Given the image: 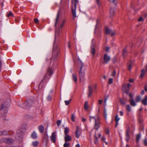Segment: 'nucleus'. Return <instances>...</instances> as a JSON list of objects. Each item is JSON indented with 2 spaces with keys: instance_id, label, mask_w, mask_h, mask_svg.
Returning <instances> with one entry per match:
<instances>
[{
  "instance_id": "nucleus-1",
  "label": "nucleus",
  "mask_w": 147,
  "mask_h": 147,
  "mask_svg": "<svg viewBox=\"0 0 147 147\" xmlns=\"http://www.w3.org/2000/svg\"><path fill=\"white\" fill-rule=\"evenodd\" d=\"M59 15L60 13L58 12L57 15V17L55 20V26L56 28V31L55 41L53 44L52 59H47L46 60V61L49 64H50L52 61L53 60V65H54L55 64V62L57 59L59 51V50L58 49V47L57 46V42L58 40L57 38H58V35L59 33V31L57 29V28L56 26L59 20Z\"/></svg>"
},
{
  "instance_id": "nucleus-2",
  "label": "nucleus",
  "mask_w": 147,
  "mask_h": 147,
  "mask_svg": "<svg viewBox=\"0 0 147 147\" xmlns=\"http://www.w3.org/2000/svg\"><path fill=\"white\" fill-rule=\"evenodd\" d=\"M89 120L90 122H94V128L96 130L98 129L100 127V121L99 117L96 116H90Z\"/></svg>"
},
{
  "instance_id": "nucleus-3",
  "label": "nucleus",
  "mask_w": 147,
  "mask_h": 147,
  "mask_svg": "<svg viewBox=\"0 0 147 147\" xmlns=\"http://www.w3.org/2000/svg\"><path fill=\"white\" fill-rule=\"evenodd\" d=\"M78 67L79 69L80 79V81H81L83 80L84 76V71L82 70V68L84 66V64L79 58H78Z\"/></svg>"
},
{
  "instance_id": "nucleus-4",
  "label": "nucleus",
  "mask_w": 147,
  "mask_h": 147,
  "mask_svg": "<svg viewBox=\"0 0 147 147\" xmlns=\"http://www.w3.org/2000/svg\"><path fill=\"white\" fill-rule=\"evenodd\" d=\"M71 12L72 14V19L74 20L76 17V9L77 4L78 3V0H72Z\"/></svg>"
},
{
  "instance_id": "nucleus-5",
  "label": "nucleus",
  "mask_w": 147,
  "mask_h": 147,
  "mask_svg": "<svg viewBox=\"0 0 147 147\" xmlns=\"http://www.w3.org/2000/svg\"><path fill=\"white\" fill-rule=\"evenodd\" d=\"M53 68L51 67L49 68L47 70V72L45 75L42 81H44L49 80L50 78L49 77L53 75Z\"/></svg>"
},
{
  "instance_id": "nucleus-6",
  "label": "nucleus",
  "mask_w": 147,
  "mask_h": 147,
  "mask_svg": "<svg viewBox=\"0 0 147 147\" xmlns=\"http://www.w3.org/2000/svg\"><path fill=\"white\" fill-rule=\"evenodd\" d=\"M9 106V103L8 102H5L2 103L0 107V109L2 110L3 109L6 113L8 109V107Z\"/></svg>"
},
{
  "instance_id": "nucleus-7",
  "label": "nucleus",
  "mask_w": 147,
  "mask_h": 147,
  "mask_svg": "<svg viewBox=\"0 0 147 147\" xmlns=\"http://www.w3.org/2000/svg\"><path fill=\"white\" fill-rule=\"evenodd\" d=\"M130 86V84L129 83L127 84H124L123 85V90L127 94L128 92L129 88Z\"/></svg>"
},
{
  "instance_id": "nucleus-8",
  "label": "nucleus",
  "mask_w": 147,
  "mask_h": 147,
  "mask_svg": "<svg viewBox=\"0 0 147 147\" xmlns=\"http://www.w3.org/2000/svg\"><path fill=\"white\" fill-rule=\"evenodd\" d=\"M103 59V62L102 63L104 64H107L110 60L111 58L110 56H108L107 54L105 53L104 55Z\"/></svg>"
},
{
  "instance_id": "nucleus-9",
  "label": "nucleus",
  "mask_w": 147,
  "mask_h": 147,
  "mask_svg": "<svg viewBox=\"0 0 147 147\" xmlns=\"http://www.w3.org/2000/svg\"><path fill=\"white\" fill-rule=\"evenodd\" d=\"M30 102V101L26 102L22 104V107L24 108H28L30 107L31 105Z\"/></svg>"
},
{
  "instance_id": "nucleus-10",
  "label": "nucleus",
  "mask_w": 147,
  "mask_h": 147,
  "mask_svg": "<svg viewBox=\"0 0 147 147\" xmlns=\"http://www.w3.org/2000/svg\"><path fill=\"white\" fill-rule=\"evenodd\" d=\"M2 140L7 143H11L14 142V140L11 138H3Z\"/></svg>"
},
{
  "instance_id": "nucleus-11",
  "label": "nucleus",
  "mask_w": 147,
  "mask_h": 147,
  "mask_svg": "<svg viewBox=\"0 0 147 147\" xmlns=\"http://www.w3.org/2000/svg\"><path fill=\"white\" fill-rule=\"evenodd\" d=\"M56 132L55 131L52 133L51 136V139L53 143H55L56 141Z\"/></svg>"
},
{
  "instance_id": "nucleus-12",
  "label": "nucleus",
  "mask_w": 147,
  "mask_h": 147,
  "mask_svg": "<svg viewBox=\"0 0 147 147\" xmlns=\"http://www.w3.org/2000/svg\"><path fill=\"white\" fill-rule=\"evenodd\" d=\"M77 129L75 132V135L77 138H78L81 132L79 127L78 126H76Z\"/></svg>"
},
{
  "instance_id": "nucleus-13",
  "label": "nucleus",
  "mask_w": 147,
  "mask_h": 147,
  "mask_svg": "<svg viewBox=\"0 0 147 147\" xmlns=\"http://www.w3.org/2000/svg\"><path fill=\"white\" fill-rule=\"evenodd\" d=\"M93 92V89L92 87L89 86L88 87V96L90 97L91 96Z\"/></svg>"
},
{
  "instance_id": "nucleus-14",
  "label": "nucleus",
  "mask_w": 147,
  "mask_h": 147,
  "mask_svg": "<svg viewBox=\"0 0 147 147\" xmlns=\"http://www.w3.org/2000/svg\"><path fill=\"white\" fill-rule=\"evenodd\" d=\"M65 141V142H67L68 141H70L71 140V136L68 135H66L64 138Z\"/></svg>"
},
{
  "instance_id": "nucleus-15",
  "label": "nucleus",
  "mask_w": 147,
  "mask_h": 147,
  "mask_svg": "<svg viewBox=\"0 0 147 147\" xmlns=\"http://www.w3.org/2000/svg\"><path fill=\"white\" fill-rule=\"evenodd\" d=\"M129 101L131 105L133 106H135L136 105V104L133 98H130L129 99Z\"/></svg>"
},
{
  "instance_id": "nucleus-16",
  "label": "nucleus",
  "mask_w": 147,
  "mask_h": 147,
  "mask_svg": "<svg viewBox=\"0 0 147 147\" xmlns=\"http://www.w3.org/2000/svg\"><path fill=\"white\" fill-rule=\"evenodd\" d=\"M38 130L40 133H42L44 131V128L43 125H41L38 127Z\"/></svg>"
},
{
  "instance_id": "nucleus-17",
  "label": "nucleus",
  "mask_w": 147,
  "mask_h": 147,
  "mask_svg": "<svg viewBox=\"0 0 147 147\" xmlns=\"http://www.w3.org/2000/svg\"><path fill=\"white\" fill-rule=\"evenodd\" d=\"M134 64V63L131 61H130L128 63V69L130 70Z\"/></svg>"
},
{
  "instance_id": "nucleus-18",
  "label": "nucleus",
  "mask_w": 147,
  "mask_h": 147,
  "mask_svg": "<svg viewBox=\"0 0 147 147\" xmlns=\"http://www.w3.org/2000/svg\"><path fill=\"white\" fill-rule=\"evenodd\" d=\"M147 70V65L146 66L144 69H142L141 77H142L145 74V72Z\"/></svg>"
},
{
  "instance_id": "nucleus-19",
  "label": "nucleus",
  "mask_w": 147,
  "mask_h": 147,
  "mask_svg": "<svg viewBox=\"0 0 147 147\" xmlns=\"http://www.w3.org/2000/svg\"><path fill=\"white\" fill-rule=\"evenodd\" d=\"M32 138L34 139H35L37 137V135L35 131H34L31 135Z\"/></svg>"
},
{
  "instance_id": "nucleus-20",
  "label": "nucleus",
  "mask_w": 147,
  "mask_h": 147,
  "mask_svg": "<svg viewBox=\"0 0 147 147\" xmlns=\"http://www.w3.org/2000/svg\"><path fill=\"white\" fill-rule=\"evenodd\" d=\"M120 118H119L118 115H116L115 117V120L116 122V126H117L118 124V121L120 120Z\"/></svg>"
},
{
  "instance_id": "nucleus-21",
  "label": "nucleus",
  "mask_w": 147,
  "mask_h": 147,
  "mask_svg": "<svg viewBox=\"0 0 147 147\" xmlns=\"http://www.w3.org/2000/svg\"><path fill=\"white\" fill-rule=\"evenodd\" d=\"M142 102L145 105H147V95L142 100Z\"/></svg>"
},
{
  "instance_id": "nucleus-22",
  "label": "nucleus",
  "mask_w": 147,
  "mask_h": 147,
  "mask_svg": "<svg viewBox=\"0 0 147 147\" xmlns=\"http://www.w3.org/2000/svg\"><path fill=\"white\" fill-rule=\"evenodd\" d=\"M72 76L73 80L76 83L78 80L77 77L76 75L74 74H73Z\"/></svg>"
},
{
  "instance_id": "nucleus-23",
  "label": "nucleus",
  "mask_w": 147,
  "mask_h": 147,
  "mask_svg": "<svg viewBox=\"0 0 147 147\" xmlns=\"http://www.w3.org/2000/svg\"><path fill=\"white\" fill-rule=\"evenodd\" d=\"M126 140L127 142H128L129 139V131L128 130L127 131L126 133Z\"/></svg>"
},
{
  "instance_id": "nucleus-24",
  "label": "nucleus",
  "mask_w": 147,
  "mask_h": 147,
  "mask_svg": "<svg viewBox=\"0 0 147 147\" xmlns=\"http://www.w3.org/2000/svg\"><path fill=\"white\" fill-rule=\"evenodd\" d=\"M105 33L107 34H109L111 32H112L111 30L109 29L107 27H106L105 29Z\"/></svg>"
},
{
  "instance_id": "nucleus-25",
  "label": "nucleus",
  "mask_w": 147,
  "mask_h": 147,
  "mask_svg": "<svg viewBox=\"0 0 147 147\" xmlns=\"http://www.w3.org/2000/svg\"><path fill=\"white\" fill-rule=\"evenodd\" d=\"M65 130L64 131V134L65 135H67L68 132L69 131V129L68 127H65Z\"/></svg>"
},
{
  "instance_id": "nucleus-26",
  "label": "nucleus",
  "mask_w": 147,
  "mask_h": 147,
  "mask_svg": "<svg viewBox=\"0 0 147 147\" xmlns=\"http://www.w3.org/2000/svg\"><path fill=\"white\" fill-rule=\"evenodd\" d=\"M104 116L105 120H106L107 117V112L105 108H104Z\"/></svg>"
},
{
  "instance_id": "nucleus-27",
  "label": "nucleus",
  "mask_w": 147,
  "mask_h": 147,
  "mask_svg": "<svg viewBox=\"0 0 147 147\" xmlns=\"http://www.w3.org/2000/svg\"><path fill=\"white\" fill-rule=\"evenodd\" d=\"M94 142L96 144H97L98 143V138L95 134L94 135Z\"/></svg>"
},
{
  "instance_id": "nucleus-28",
  "label": "nucleus",
  "mask_w": 147,
  "mask_h": 147,
  "mask_svg": "<svg viewBox=\"0 0 147 147\" xmlns=\"http://www.w3.org/2000/svg\"><path fill=\"white\" fill-rule=\"evenodd\" d=\"M88 108V102L87 101H86L84 104V109L86 110H87Z\"/></svg>"
},
{
  "instance_id": "nucleus-29",
  "label": "nucleus",
  "mask_w": 147,
  "mask_h": 147,
  "mask_svg": "<svg viewBox=\"0 0 147 147\" xmlns=\"http://www.w3.org/2000/svg\"><path fill=\"white\" fill-rule=\"evenodd\" d=\"M141 137L140 134H138L137 135L136 137V141L137 142H138Z\"/></svg>"
},
{
  "instance_id": "nucleus-30",
  "label": "nucleus",
  "mask_w": 147,
  "mask_h": 147,
  "mask_svg": "<svg viewBox=\"0 0 147 147\" xmlns=\"http://www.w3.org/2000/svg\"><path fill=\"white\" fill-rule=\"evenodd\" d=\"M38 142L37 141H35L33 142L32 145L36 147L37 146Z\"/></svg>"
},
{
  "instance_id": "nucleus-31",
  "label": "nucleus",
  "mask_w": 147,
  "mask_h": 147,
  "mask_svg": "<svg viewBox=\"0 0 147 147\" xmlns=\"http://www.w3.org/2000/svg\"><path fill=\"white\" fill-rule=\"evenodd\" d=\"M95 49L94 47H91V52L93 55H94L95 53Z\"/></svg>"
},
{
  "instance_id": "nucleus-32",
  "label": "nucleus",
  "mask_w": 147,
  "mask_h": 147,
  "mask_svg": "<svg viewBox=\"0 0 147 147\" xmlns=\"http://www.w3.org/2000/svg\"><path fill=\"white\" fill-rule=\"evenodd\" d=\"M126 109L129 112L131 111V108L129 105H126Z\"/></svg>"
},
{
  "instance_id": "nucleus-33",
  "label": "nucleus",
  "mask_w": 147,
  "mask_h": 147,
  "mask_svg": "<svg viewBox=\"0 0 147 147\" xmlns=\"http://www.w3.org/2000/svg\"><path fill=\"white\" fill-rule=\"evenodd\" d=\"M70 144L69 143L65 142L63 144V147H69Z\"/></svg>"
},
{
  "instance_id": "nucleus-34",
  "label": "nucleus",
  "mask_w": 147,
  "mask_h": 147,
  "mask_svg": "<svg viewBox=\"0 0 147 147\" xmlns=\"http://www.w3.org/2000/svg\"><path fill=\"white\" fill-rule=\"evenodd\" d=\"M75 117L74 114H72L71 115V119L73 122L75 121Z\"/></svg>"
},
{
  "instance_id": "nucleus-35",
  "label": "nucleus",
  "mask_w": 147,
  "mask_h": 147,
  "mask_svg": "<svg viewBox=\"0 0 147 147\" xmlns=\"http://www.w3.org/2000/svg\"><path fill=\"white\" fill-rule=\"evenodd\" d=\"M1 133L2 134L1 135H4L5 136H6L7 135V132L6 131H1Z\"/></svg>"
},
{
  "instance_id": "nucleus-36",
  "label": "nucleus",
  "mask_w": 147,
  "mask_h": 147,
  "mask_svg": "<svg viewBox=\"0 0 147 147\" xmlns=\"http://www.w3.org/2000/svg\"><path fill=\"white\" fill-rule=\"evenodd\" d=\"M127 53V52L126 49H124L123 53V55L124 57L126 56Z\"/></svg>"
},
{
  "instance_id": "nucleus-37",
  "label": "nucleus",
  "mask_w": 147,
  "mask_h": 147,
  "mask_svg": "<svg viewBox=\"0 0 147 147\" xmlns=\"http://www.w3.org/2000/svg\"><path fill=\"white\" fill-rule=\"evenodd\" d=\"M110 13L111 16H114L115 14L114 10L113 9H111L110 10Z\"/></svg>"
},
{
  "instance_id": "nucleus-38",
  "label": "nucleus",
  "mask_w": 147,
  "mask_h": 147,
  "mask_svg": "<svg viewBox=\"0 0 147 147\" xmlns=\"http://www.w3.org/2000/svg\"><path fill=\"white\" fill-rule=\"evenodd\" d=\"M13 14L11 11H10L7 14V16L8 17L13 16Z\"/></svg>"
},
{
  "instance_id": "nucleus-39",
  "label": "nucleus",
  "mask_w": 147,
  "mask_h": 147,
  "mask_svg": "<svg viewBox=\"0 0 147 147\" xmlns=\"http://www.w3.org/2000/svg\"><path fill=\"white\" fill-rule=\"evenodd\" d=\"M71 100V99H70L69 100H65V105H68L70 102Z\"/></svg>"
},
{
  "instance_id": "nucleus-40",
  "label": "nucleus",
  "mask_w": 147,
  "mask_h": 147,
  "mask_svg": "<svg viewBox=\"0 0 147 147\" xmlns=\"http://www.w3.org/2000/svg\"><path fill=\"white\" fill-rule=\"evenodd\" d=\"M141 98V97L140 96H137L136 97V101L137 102H138L140 100Z\"/></svg>"
},
{
  "instance_id": "nucleus-41",
  "label": "nucleus",
  "mask_w": 147,
  "mask_h": 147,
  "mask_svg": "<svg viewBox=\"0 0 147 147\" xmlns=\"http://www.w3.org/2000/svg\"><path fill=\"white\" fill-rule=\"evenodd\" d=\"M47 99L48 101H50L52 100V97L50 95H48L47 98Z\"/></svg>"
},
{
  "instance_id": "nucleus-42",
  "label": "nucleus",
  "mask_w": 147,
  "mask_h": 147,
  "mask_svg": "<svg viewBox=\"0 0 147 147\" xmlns=\"http://www.w3.org/2000/svg\"><path fill=\"white\" fill-rule=\"evenodd\" d=\"M116 71L115 70H114L112 73V76L113 77H115L116 75Z\"/></svg>"
},
{
  "instance_id": "nucleus-43",
  "label": "nucleus",
  "mask_w": 147,
  "mask_h": 147,
  "mask_svg": "<svg viewBox=\"0 0 147 147\" xmlns=\"http://www.w3.org/2000/svg\"><path fill=\"white\" fill-rule=\"evenodd\" d=\"M113 79L112 78H111L109 79V84H111L113 83Z\"/></svg>"
},
{
  "instance_id": "nucleus-44",
  "label": "nucleus",
  "mask_w": 147,
  "mask_h": 147,
  "mask_svg": "<svg viewBox=\"0 0 147 147\" xmlns=\"http://www.w3.org/2000/svg\"><path fill=\"white\" fill-rule=\"evenodd\" d=\"M61 123V121L60 120H58L57 122V125L59 126Z\"/></svg>"
},
{
  "instance_id": "nucleus-45",
  "label": "nucleus",
  "mask_w": 147,
  "mask_h": 147,
  "mask_svg": "<svg viewBox=\"0 0 147 147\" xmlns=\"http://www.w3.org/2000/svg\"><path fill=\"white\" fill-rule=\"evenodd\" d=\"M110 49L109 47H107L105 48V51L107 52H108Z\"/></svg>"
},
{
  "instance_id": "nucleus-46",
  "label": "nucleus",
  "mask_w": 147,
  "mask_h": 147,
  "mask_svg": "<svg viewBox=\"0 0 147 147\" xmlns=\"http://www.w3.org/2000/svg\"><path fill=\"white\" fill-rule=\"evenodd\" d=\"M98 5L100 6V3L99 0H96Z\"/></svg>"
},
{
  "instance_id": "nucleus-47",
  "label": "nucleus",
  "mask_w": 147,
  "mask_h": 147,
  "mask_svg": "<svg viewBox=\"0 0 147 147\" xmlns=\"http://www.w3.org/2000/svg\"><path fill=\"white\" fill-rule=\"evenodd\" d=\"M34 21L35 23H38L39 20L38 19L35 18L34 20Z\"/></svg>"
},
{
  "instance_id": "nucleus-48",
  "label": "nucleus",
  "mask_w": 147,
  "mask_h": 147,
  "mask_svg": "<svg viewBox=\"0 0 147 147\" xmlns=\"http://www.w3.org/2000/svg\"><path fill=\"white\" fill-rule=\"evenodd\" d=\"M138 20L139 22L142 21L144 20V19L142 17H140L138 19Z\"/></svg>"
},
{
  "instance_id": "nucleus-49",
  "label": "nucleus",
  "mask_w": 147,
  "mask_h": 147,
  "mask_svg": "<svg viewBox=\"0 0 147 147\" xmlns=\"http://www.w3.org/2000/svg\"><path fill=\"white\" fill-rule=\"evenodd\" d=\"M144 145L145 146H147V140L146 139H145L144 140Z\"/></svg>"
},
{
  "instance_id": "nucleus-50",
  "label": "nucleus",
  "mask_w": 147,
  "mask_h": 147,
  "mask_svg": "<svg viewBox=\"0 0 147 147\" xmlns=\"http://www.w3.org/2000/svg\"><path fill=\"white\" fill-rule=\"evenodd\" d=\"M106 140V138L105 136H103L102 138H101V140L102 141H105V140Z\"/></svg>"
},
{
  "instance_id": "nucleus-51",
  "label": "nucleus",
  "mask_w": 147,
  "mask_h": 147,
  "mask_svg": "<svg viewBox=\"0 0 147 147\" xmlns=\"http://www.w3.org/2000/svg\"><path fill=\"white\" fill-rule=\"evenodd\" d=\"M102 100H99L98 101V103L100 105H101L102 103Z\"/></svg>"
},
{
  "instance_id": "nucleus-52",
  "label": "nucleus",
  "mask_w": 147,
  "mask_h": 147,
  "mask_svg": "<svg viewBox=\"0 0 147 147\" xmlns=\"http://www.w3.org/2000/svg\"><path fill=\"white\" fill-rule=\"evenodd\" d=\"M107 98H105L104 100V103H105V105H106V102H107Z\"/></svg>"
},
{
  "instance_id": "nucleus-53",
  "label": "nucleus",
  "mask_w": 147,
  "mask_h": 147,
  "mask_svg": "<svg viewBox=\"0 0 147 147\" xmlns=\"http://www.w3.org/2000/svg\"><path fill=\"white\" fill-rule=\"evenodd\" d=\"M119 113L121 116H122L123 115V113L122 111H119Z\"/></svg>"
},
{
  "instance_id": "nucleus-54",
  "label": "nucleus",
  "mask_w": 147,
  "mask_h": 147,
  "mask_svg": "<svg viewBox=\"0 0 147 147\" xmlns=\"http://www.w3.org/2000/svg\"><path fill=\"white\" fill-rule=\"evenodd\" d=\"M64 24L62 23L60 25H59V27L60 28H62L64 26Z\"/></svg>"
},
{
  "instance_id": "nucleus-55",
  "label": "nucleus",
  "mask_w": 147,
  "mask_h": 147,
  "mask_svg": "<svg viewBox=\"0 0 147 147\" xmlns=\"http://www.w3.org/2000/svg\"><path fill=\"white\" fill-rule=\"evenodd\" d=\"M144 89L145 91H147V86L145 85L144 87Z\"/></svg>"
},
{
  "instance_id": "nucleus-56",
  "label": "nucleus",
  "mask_w": 147,
  "mask_h": 147,
  "mask_svg": "<svg viewBox=\"0 0 147 147\" xmlns=\"http://www.w3.org/2000/svg\"><path fill=\"white\" fill-rule=\"evenodd\" d=\"M134 80L133 79H129V81L131 82H134Z\"/></svg>"
},
{
  "instance_id": "nucleus-57",
  "label": "nucleus",
  "mask_w": 147,
  "mask_h": 147,
  "mask_svg": "<svg viewBox=\"0 0 147 147\" xmlns=\"http://www.w3.org/2000/svg\"><path fill=\"white\" fill-rule=\"evenodd\" d=\"M144 94V91L143 90H142V92H141V95H143Z\"/></svg>"
},
{
  "instance_id": "nucleus-58",
  "label": "nucleus",
  "mask_w": 147,
  "mask_h": 147,
  "mask_svg": "<svg viewBox=\"0 0 147 147\" xmlns=\"http://www.w3.org/2000/svg\"><path fill=\"white\" fill-rule=\"evenodd\" d=\"M129 96L130 97V98H133V96L132 94L131 93H129Z\"/></svg>"
},
{
  "instance_id": "nucleus-59",
  "label": "nucleus",
  "mask_w": 147,
  "mask_h": 147,
  "mask_svg": "<svg viewBox=\"0 0 147 147\" xmlns=\"http://www.w3.org/2000/svg\"><path fill=\"white\" fill-rule=\"evenodd\" d=\"M86 120V119L84 118H82V121L83 122H85Z\"/></svg>"
},
{
  "instance_id": "nucleus-60",
  "label": "nucleus",
  "mask_w": 147,
  "mask_h": 147,
  "mask_svg": "<svg viewBox=\"0 0 147 147\" xmlns=\"http://www.w3.org/2000/svg\"><path fill=\"white\" fill-rule=\"evenodd\" d=\"M106 131L107 133L109 134V130L108 129H107Z\"/></svg>"
},
{
  "instance_id": "nucleus-61",
  "label": "nucleus",
  "mask_w": 147,
  "mask_h": 147,
  "mask_svg": "<svg viewBox=\"0 0 147 147\" xmlns=\"http://www.w3.org/2000/svg\"><path fill=\"white\" fill-rule=\"evenodd\" d=\"M76 147H80V146L79 144H77L76 145Z\"/></svg>"
},
{
  "instance_id": "nucleus-62",
  "label": "nucleus",
  "mask_w": 147,
  "mask_h": 147,
  "mask_svg": "<svg viewBox=\"0 0 147 147\" xmlns=\"http://www.w3.org/2000/svg\"><path fill=\"white\" fill-rule=\"evenodd\" d=\"M65 20L63 19L62 21V23L64 24V23L65 22Z\"/></svg>"
},
{
  "instance_id": "nucleus-63",
  "label": "nucleus",
  "mask_w": 147,
  "mask_h": 147,
  "mask_svg": "<svg viewBox=\"0 0 147 147\" xmlns=\"http://www.w3.org/2000/svg\"><path fill=\"white\" fill-rule=\"evenodd\" d=\"M68 47L69 48H70V42H69L68 43Z\"/></svg>"
},
{
  "instance_id": "nucleus-64",
  "label": "nucleus",
  "mask_w": 147,
  "mask_h": 147,
  "mask_svg": "<svg viewBox=\"0 0 147 147\" xmlns=\"http://www.w3.org/2000/svg\"><path fill=\"white\" fill-rule=\"evenodd\" d=\"M101 136V134H98V137H100Z\"/></svg>"
}]
</instances>
